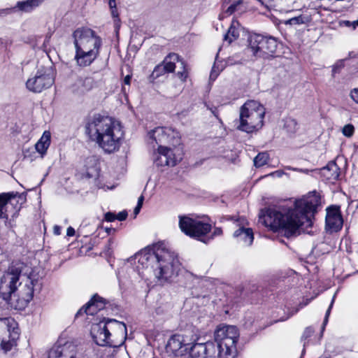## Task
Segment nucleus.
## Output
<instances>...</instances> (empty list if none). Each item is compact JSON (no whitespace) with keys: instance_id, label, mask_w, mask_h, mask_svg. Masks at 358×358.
<instances>
[{"instance_id":"47","label":"nucleus","mask_w":358,"mask_h":358,"mask_svg":"<svg viewBox=\"0 0 358 358\" xmlns=\"http://www.w3.org/2000/svg\"><path fill=\"white\" fill-rule=\"evenodd\" d=\"M142 206H141V204H137V206H136V208H134V214L135 215H137L138 214Z\"/></svg>"},{"instance_id":"57","label":"nucleus","mask_w":358,"mask_h":358,"mask_svg":"<svg viewBox=\"0 0 358 358\" xmlns=\"http://www.w3.org/2000/svg\"><path fill=\"white\" fill-rule=\"evenodd\" d=\"M357 200H358V199H357Z\"/></svg>"},{"instance_id":"32","label":"nucleus","mask_w":358,"mask_h":358,"mask_svg":"<svg viewBox=\"0 0 358 358\" xmlns=\"http://www.w3.org/2000/svg\"><path fill=\"white\" fill-rule=\"evenodd\" d=\"M180 64L182 70L178 71L177 76L181 81L185 82L188 77V71L183 61L180 62Z\"/></svg>"},{"instance_id":"7","label":"nucleus","mask_w":358,"mask_h":358,"mask_svg":"<svg viewBox=\"0 0 358 358\" xmlns=\"http://www.w3.org/2000/svg\"><path fill=\"white\" fill-rule=\"evenodd\" d=\"M239 332L235 326L223 325L217 328L214 334L217 358H235L237 353L236 343Z\"/></svg>"},{"instance_id":"19","label":"nucleus","mask_w":358,"mask_h":358,"mask_svg":"<svg viewBox=\"0 0 358 358\" xmlns=\"http://www.w3.org/2000/svg\"><path fill=\"white\" fill-rule=\"evenodd\" d=\"M104 306L105 302L103 299L95 295L85 306L78 310L77 315L85 313L87 315H93L97 313L98 311L103 309Z\"/></svg>"},{"instance_id":"29","label":"nucleus","mask_w":358,"mask_h":358,"mask_svg":"<svg viewBox=\"0 0 358 358\" xmlns=\"http://www.w3.org/2000/svg\"><path fill=\"white\" fill-rule=\"evenodd\" d=\"M166 73H168L166 70L165 69L164 66L160 64L155 66L154 69L152 73L150 76V81L154 82L155 80L160 77L161 76L165 74Z\"/></svg>"},{"instance_id":"51","label":"nucleus","mask_w":358,"mask_h":358,"mask_svg":"<svg viewBox=\"0 0 358 358\" xmlns=\"http://www.w3.org/2000/svg\"><path fill=\"white\" fill-rule=\"evenodd\" d=\"M216 76H217V74H215V66H214L213 69V71L210 73V78H213V77L215 78Z\"/></svg>"},{"instance_id":"15","label":"nucleus","mask_w":358,"mask_h":358,"mask_svg":"<svg viewBox=\"0 0 358 358\" xmlns=\"http://www.w3.org/2000/svg\"><path fill=\"white\" fill-rule=\"evenodd\" d=\"M148 136L151 143L155 141L159 146L166 143L174 145L179 141L178 131L171 127H157L148 133Z\"/></svg>"},{"instance_id":"45","label":"nucleus","mask_w":358,"mask_h":358,"mask_svg":"<svg viewBox=\"0 0 358 358\" xmlns=\"http://www.w3.org/2000/svg\"><path fill=\"white\" fill-rule=\"evenodd\" d=\"M109 6L111 9L116 8L115 0H109Z\"/></svg>"},{"instance_id":"33","label":"nucleus","mask_w":358,"mask_h":358,"mask_svg":"<svg viewBox=\"0 0 358 358\" xmlns=\"http://www.w3.org/2000/svg\"><path fill=\"white\" fill-rule=\"evenodd\" d=\"M354 133L355 127L352 124H348L342 129V134L348 138L352 136Z\"/></svg>"},{"instance_id":"4","label":"nucleus","mask_w":358,"mask_h":358,"mask_svg":"<svg viewBox=\"0 0 358 358\" xmlns=\"http://www.w3.org/2000/svg\"><path fill=\"white\" fill-rule=\"evenodd\" d=\"M85 129L90 140L104 152L110 154L119 150L124 138V131L119 122L96 114L88 119Z\"/></svg>"},{"instance_id":"17","label":"nucleus","mask_w":358,"mask_h":358,"mask_svg":"<svg viewBox=\"0 0 358 358\" xmlns=\"http://www.w3.org/2000/svg\"><path fill=\"white\" fill-rule=\"evenodd\" d=\"M189 342L188 337L182 334L173 335L168 341L166 350L176 357L187 355Z\"/></svg>"},{"instance_id":"16","label":"nucleus","mask_w":358,"mask_h":358,"mask_svg":"<svg viewBox=\"0 0 358 358\" xmlns=\"http://www.w3.org/2000/svg\"><path fill=\"white\" fill-rule=\"evenodd\" d=\"M187 355L190 358H217L215 344L211 341L189 343Z\"/></svg>"},{"instance_id":"31","label":"nucleus","mask_w":358,"mask_h":358,"mask_svg":"<svg viewBox=\"0 0 358 358\" xmlns=\"http://www.w3.org/2000/svg\"><path fill=\"white\" fill-rule=\"evenodd\" d=\"M285 128L288 132L294 133L297 129V122L292 118H287L285 122Z\"/></svg>"},{"instance_id":"24","label":"nucleus","mask_w":358,"mask_h":358,"mask_svg":"<svg viewBox=\"0 0 358 358\" xmlns=\"http://www.w3.org/2000/svg\"><path fill=\"white\" fill-rule=\"evenodd\" d=\"M51 134L48 131H45L35 145L36 151L43 157L45 153L50 145Z\"/></svg>"},{"instance_id":"40","label":"nucleus","mask_w":358,"mask_h":358,"mask_svg":"<svg viewBox=\"0 0 358 358\" xmlns=\"http://www.w3.org/2000/svg\"><path fill=\"white\" fill-rule=\"evenodd\" d=\"M116 217H117V220H118L120 221H123L127 218V211H124V210L120 212L117 215H116Z\"/></svg>"},{"instance_id":"30","label":"nucleus","mask_w":358,"mask_h":358,"mask_svg":"<svg viewBox=\"0 0 358 358\" xmlns=\"http://www.w3.org/2000/svg\"><path fill=\"white\" fill-rule=\"evenodd\" d=\"M268 155L266 152L259 153L254 159V164L257 167H261L267 163Z\"/></svg>"},{"instance_id":"35","label":"nucleus","mask_w":358,"mask_h":358,"mask_svg":"<svg viewBox=\"0 0 358 358\" xmlns=\"http://www.w3.org/2000/svg\"><path fill=\"white\" fill-rule=\"evenodd\" d=\"M335 299H336V294L333 296V298L331 299V303L329 305V308L327 309V310L326 312V315H325L324 320V322H323V325H322V330L324 329V327H325V325L327 324V323L328 322L329 316L331 310L332 308V306L334 305Z\"/></svg>"},{"instance_id":"52","label":"nucleus","mask_w":358,"mask_h":358,"mask_svg":"<svg viewBox=\"0 0 358 358\" xmlns=\"http://www.w3.org/2000/svg\"><path fill=\"white\" fill-rule=\"evenodd\" d=\"M301 171L303 172V173H308V169L302 170Z\"/></svg>"},{"instance_id":"41","label":"nucleus","mask_w":358,"mask_h":358,"mask_svg":"<svg viewBox=\"0 0 358 358\" xmlns=\"http://www.w3.org/2000/svg\"><path fill=\"white\" fill-rule=\"evenodd\" d=\"M222 234V230L221 228H215L213 231V236L210 238H213L214 236H220Z\"/></svg>"},{"instance_id":"5","label":"nucleus","mask_w":358,"mask_h":358,"mask_svg":"<svg viewBox=\"0 0 358 358\" xmlns=\"http://www.w3.org/2000/svg\"><path fill=\"white\" fill-rule=\"evenodd\" d=\"M73 38L76 64L80 67L90 66L100 54L101 38L92 29L85 27L76 29Z\"/></svg>"},{"instance_id":"9","label":"nucleus","mask_w":358,"mask_h":358,"mask_svg":"<svg viewBox=\"0 0 358 358\" xmlns=\"http://www.w3.org/2000/svg\"><path fill=\"white\" fill-rule=\"evenodd\" d=\"M179 227L185 235L207 243L205 236L211 230V225L198 217L189 215H179Z\"/></svg>"},{"instance_id":"13","label":"nucleus","mask_w":358,"mask_h":358,"mask_svg":"<svg viewBox=\"0 0 358 358\" xmlns=\"http://www.w3.org/2000/svg\"><path fill=\"white\" fill-rule=\"evenodd\" d=\"M54 82L55 79L50 69H41L27 80L26 86L29 91L39 93L51 87Z\"/></svg>"},{"instance_id":"36","label":"nucleus","mask_w":358,"mask_h":358,"mask_svg":"<svg viewBox=\"0 0 358 358\" xmlns=\"http://www.w3.org/2000/svg\"><path fill=\"white\" fill-rule=\"evenodd\" d=\"M314 332V330L311 327H308L305 329L303 335H302V340L306 341L308 338H310Z\"/></svg>"},{"instance_id":"25","label":"nucleus","mask_w":358,"mask_h":358,"mask_svg":"<svg viewBox=\"0 0 358 358\" xmlns=\"http://www.w3.org/2000/svg\"><path fill=\"white\" fill-rule=\"evenodd\" d=\"M16 194L14 192L0 194V219H8L6 205L9 201L15 197Z\"/></svg>"},{"instance_id":"6","label":"nucleus","mask_w":358,"mask_h":358,"mask_svg":"<svg viewBox=\"0 0 358 358\" xmlns=\"http://www.w3.org/2000/svg\"><path fill=\"white\" fill-rule=\"evenodd\" d=\"M90 334L97 345L117 348L124 343L127 329L124 322L108 319L92 324Z\"/></svg>"},{"instance_id":"55","label":"nucleus","mask_w":358,"mask_h":358,"mask_svg":"<svg viewBox=\"0 0 358 358\" xmlns=\"http://www.w3.org/2000/svg\"><path fill=\"white\" fill-rule=\"evenodd\" d=\"M306 342H304V343H303V346L305 347V346H306Z\"/></svg>"},{"instance_id":"42","label":"nucleus","mask_w":358,"mask_h":358,"mask_svg":"<svg viewBox=\"0 0 358 358\" xmlns=\"http://www.w3.org/2000/svg\"><path fill=\"white\" fill-rule=\"evenodd\" d=\"M75 229L73 227H69L66 230V235L68 236H73L75 235Z\"/></svg>"},{"instance_id":"48","label":"nucleus","mask_w":358,"mask_h":358,"mask_svg":"<svg viewBox=\"0 0 358 358\" xmlns=\"http://www.w3.org/2000/svg\"><path fill=\"white\" fill-rule=\"evenodd\" d=\"M111 13L113 17H117L118 16L116 8L111 9Z\"/></svg>"},{"instance_id":"18","label":"nucleus","mask_w":358,"mask_h":358,"mask_svg":"<svg viewBox=\"0 0 358 358\" xmlns=\"http://www.w3.org/2000/svg\"><path fill=\"white\" fill-rule=\"evenodd\" d=\"M343 220L338 207L331 206L327 209L326 230L329 233L337 232L342 229Z\"/></svg>"},{"instance_id":"12","label":"nucleus","mask_w":358,"mask_h":358,"mask_svg":"<svg viewBox=\"0 0 358 358\" xmlns=\"http://www.w3.org/2000/svg\"><path fill=\"white\" fill-rule=\"evenodd\" d=\"M155 164L158 166H174L182 159V152L180 147L173 148L160 145L155 154Z\"/></svg>"},{"instance_id":"10","label":"nucleus","mask_w":358,"mask_h":358,"mask_svg":"<svg viewBox=\"0 0 358 358\" xmlns=\"http://www.w3.org/2000/svg\"><path fill=\"white\" fill-rule=\"evenodd\" d=\"M249 49L256 57L269 58L275 54L278 43L275 38L253 34L249 38Z\"/></svg>"},{"instance_id":"39","label":"nucleus","mask_w":358,"mask_h":358,"mask_svg":"<svg viewBox=\"0 0 358 358\" xmlns=\"http://www.w3.org/2000/svg\"><path fill=\"white\" fill-rule=\"evenodd\" d=\"M343 66V62L340 61L337 62L334 66H333V74L337 73L340 69H341Z\"/></svg>"},{"instance_id":"46","label":"nucleus","mask_w":358,"mask_h":358,"mask_svg":"<svg viewBox=\"0 0 358 358\" xmlns=\"http://www.w3.org/2000/svg\"><path fill=\"white\" fill-rule=\"evenodd\" d=\"M131 77L130 76H127L124 79V84L129 85Z\"/></svg>"},{"instance_id":"2","label":"nucleus","mask_w":358,"mask_h":358,"mask_svg":"<svg viewBox=\"0 0 358 358\" xmlns=\"http://www.w3.org/2000/svg\"><path fill=\"white\" fill-rule=\"evenodd\" d=\"M129 262L143 279L153 278L161 284L175 276L180 266L177 255L164 243L141 250L129 258Z\"/></svg>"},{"instance_id":"54","label":"nucleus","mask_w":358,"mask_h":358,"mask_svg":"<svg viewBox=\"0 0 358 358\" xmlns=\"http://www.w3.org/2000/svg\"><path fill=\"white\" fill-rule=\"evenodd\" d=\"M257 1H259L262 4H264L263 0H257Z\"/></svg>"},{"instance_id":"43","label":"nucleus","mask_w":358,"mask_h":358,"mask_svg":"<svg viewBox=\"0 0 358 358\" xmlns=\"http://www.w3.org/2000/svg\"><path fill=\"white\" fill-rule=\"evenodd\" d=\"M62 228L59 226H55L53 228L54 234L56 235H59L61 234Z\"/></svg>"},{"instance_id":"50","label":"nucleus","mask_w":358,"mask_h":358,"mask_svg":"<svg viewBox=\"0 0 358 358\" xmlns=\"http://www.w3.org/2000/svg\"><path fill=\"white\" fill-rule=\"evenodd\" d=\"M143 196H141L138 199V203L137 204H141V206L143 205Z\"/></svg>"},{"instance_id":"26","label":"nucleus","mask_w":358,"mask_h":358,"mask_svg":"<svg viewBox=\"0 0 358 358\" xmlns=\"http://www.w3.org/2000/svg\"><path fill=\"white\" fill-rule=\"evenodd\" d=\"M182 60L180 59L179 56L176 53H171L167 55L162 64L164 66L168 73L173 72L176 68V64L179 63Z\"/></svg>"},{"instance_id":"37","label":"nucleus","mask_w":358,"mask_h":358,"mask_svg":"<svg viewBox=\"0 0 358 358\" xmlns=\"http://www.w3.org/2000/svg\"><path fill=\"white\" fill-rule=\"evenodd\" d=\"M350 98L358 104V87L354 88L350 91Z\"/></svg>"},{"instance_id":"44","label":"nucleus","mask_w":358,"mask_h":358,"mask_svg":"<svg viewBox=\"0 0 358 358\" xmlns=\"http://www.w3.org/2000/svg\"><path fill=\"white\" fill-rule=\"evenodd\" d=\"M352 22H350V21H348V20H345V21H343L342 22V24L345 26V27H352Z\"/></svg>"},{"instance_id":"56","label":"nucleus","mask_w":358,"mask_h":358,"mask_svg":"<svg viewBox=\"0 0 358 358\" xmlns=\"http://www.w3.org/2000/svg\"><path fill=\"white\" fill-rule=\"evenodd\" d=\"M326 358H331V357H326Z\"/></svg>"},{"instance_id":"3","label":"nucleus","mask_w":358,"mask_h":358,"mask_svg":"<svg viewBox=\"0 0 358 358\" xmlns=\"http://www.w3.org/2000/svg\"><path fill=\"white\" fill-rule=\"evenodd\" d=\"M38 280L36 270L22 262L13 263L1 278L0 293L4 299L16 294L18 308H23L32 300Z\"/></svg>"},{"instance_id":"21","label":"nucleus","mask_w":358,"mask_h":358,"mask_svg":"<svg viewBox=\"0 0 358 358\" xmlns=\"http://www.w3.org/2000/svg\"><path fill=\"white\" fill-rule=\"evenodd\" d=\"M94 80L91 77L79 78L71 87V91L76 94L82 95L90 91L94 87Z\"/></svg>"},{"instance_id":"11","label":"nucleus","mask_w":358,"mask_h":358,"mask_svg":"<svg viewBox=\"0 0 358 358\" xmlns=\"http://www.w3.org/2000/svg\"><path fill=\"white\" fill-rule=\"evenodd\" d=\"M48 358H97L92 349L83 350L72 343H57L50 350Z\"/></svg>"},{"instance_id":"34","label":"nucleus","mask_w":358,"mask_h":358,"mask_svg":"<svg viewBox=\"0 0 358 358\" xmlns=\"http://www.w3.org/2000/svg\"><path fill=\"white\" fill-rule=\"evenodd\" d=\"M242 3H243L242 0H237L236 1H235L234 3H233L231 6H229L228 7V8L227 9L225 13L228 15H231L235 11L238 10V7L240 6Z\"/></svg>"},{"instance_id":"20","label":"nucleus","mask_w":358,"mask_h":358,"mask_svg":"<svg viewBox=\"0 0 358 358\" xmlns=\"http://www.w3.org/2000/svg\"><path fill=\"white\" fill-rule=\"evenodd\" d=\"M99 166L95 157H89L84 162L80 173L83 178H96L99 176Z\"/></svg>"},{"instance_id":"49","label":"nucleus","mask_w":358,"mask_h":358,"mask_svg":"<svg viewBox=\"0 0 358 358\" xmlns=\"http://www.w3.org/2000/svg\"><path fill=\"white\" fill-rule=\"evenodd\" d=\"M352 29H355L357 27H358V19L357 20L352 21Z\"/></svg>"},{"instance_id":"14","label":"nucleus","mask_w":358,"mask_h":358,"mask_svg":"<svg viewBox=\"0 0 358 358\" xmlns=\"http://www.w3.org/2000/svg\"><path fill=\"white\" fill-rule=\"evenodd\" d=\"M0 332V351L7 353L17 345V340L19 338V329L15 327L14 321L6 327L2 326Z\"/></svg>"},{"instance_id":"23","label":"nucleus","mask_w":358,"mask_h":358,"mask_svg":"<svg viewBox=\"0 0 358 358\" xmlns=\"http://www.w3.org/2000/svg\"><path fill=\"white\" fill-rule=\"evenodd\" d=\"M234 236L243 242V244L245 246L250 245L254 240L253 232L250 228H239L234 232Z\"/></svg>"},{"instance_id":"22","label":"nucleus","mask_w":358,"mask_h":358,"mask_svg":"<svg viewBox=\"0 0 358 358\" xmlns=\"http://www.w3.org/2000/svg\"><path fill=\"white\" fill-rule=\"evenodd\" d=\"M320 173L324 180L334 182L339 177L340 169L335 162H331L321 169Z\"/></svg>"},{"instance_id":"27","label":"nucleus","mask_w":358,"mask_h":358,"mask_svg":"<svg viewBox=\"0 0 358 358\" xmlns=\"http://www.w3.org/2000/svg\"><path fill=\"white\" fill-rule=\"evenodd\" d=\"M312 21L311 15L308 13H303L299 16L292 17L285 21L286 25H301L307 24Z\"/></svg>"},{"instance_id":"28","label":"nucleus","mask_w":358,"mask_h":358,"mask_svg":"<svg viewBox=\"0 0 358 358\" xmlns=\"http://www.w3.org/2000/svg\"><path fill=\"white\" fill-rule=\"evenodd\" d=\"M239 23L236 20H233L228 29L227 33L224 36V40L231 43L233 41L239 36L238 31Z\"/></svg>"},{"instance_id":"38","label":"nucleus","mask_w":358,"mask_h":358,"mask_svg":"<svg viewBox=\"0 0 358 358\" xmlns=\"http://www.w3.org/2000/svg\"><path fill=\"white\" fill-rule=\"evenodd\" d=\"M105 220L108 222H113L115 220H117V217L115 213L108 212L105 214Z\"/></svg>"},{"instance_id":"8","label":"nucleus","mask_w":358,"mask_h":358,"mask_svg":"<svg viewBox=\"0 0 358 358\" xmlns=\"http://www.w3.org/2000/svg\"><path fill=\"white\" fill-rule=\"evenodd\" d=\"M265 108L255 100L246 101L240 109V124L238 129L247 133L260 129L264 124Z\"/></svg>"},{"instance_id":"53","label":"nucleus","mask_w":358,"mask_h":358,"mask_svg":"<svg viewBox=\"0 0 358 358\" xmlns=\"http://www.w3.org/2000/svg\"><path fill=\"white\" fill-rule=\"evenodd\" d=\"M210 110L212 111V113H213L216 116V114H215V110H213L212 108H210Z\"/></svg>"},{"instance_id":"1","label":"nucleus","mask_w":358,"mask_h":358,"mask_svg":"<svg viewBox=\"0 0 358 358\" xmlns=\"http://www.w3.org/2000/svg\"><path fill=\"white\" fill-rule=\"evenodd\" d=\"M320 204V196L314 192L294 202H284L262 209L259 214V221L287 238L296 236L300 234L301 227H311L310 214Z\"/></svg>"}]
</instances>
